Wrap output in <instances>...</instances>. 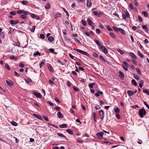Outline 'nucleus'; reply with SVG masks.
I'll return each mask as SVG.
<instances>
[{"mask_svg": "<svg viewBox=\"0 0 149 149\" xmlns=\"http://www.w3.org/2000/svg\"><path fill=\"white\" fill-rule=\"evenodd\" d=\"M146 112L144 109H141L139 110V115L141 118H143L145 115Z\"/></svg>", "mask_w": 149, "mask_h": 149, "instance_id": "1", "label": "nucleus"}, {"mask_svg": "<svg viewBox=\"0 0 149 149\" xmlns=\"http://www.w3.org/2000/svg\"><path fill=\"white\" fill-rule=\"evenodd\" d=\"M74 49L75 50H76V51H77V52L79 53H81L82 54L86 55L88 57H89L90 56L89 55L87 52H86L77 49Z\"/></svg>", "mask_w": 149, "mask_h": 149, "instance_id": "2", "label": "nucleus"}, {"mask_svg": "<svg viewBox=\"0 0 149 149\" xmlns=\"http://www.w3.org/2000/svg\"><path fill=\"white\" fill-rule=\"evenodd\" d=\"M104 133L103 132H98L96 134L97 138L101 140L103 138V136Z\"/></svg>", "mask_w": 149, "mask_h": 149, "instance_id": "3", "label": "nucleus"}, {"mask_svg": "<svg viewBox=\"0 0 149 149\" xmlns=\"http://www.w3.org/2000/svg\"><path fill=\"white\" fill-rule=\"evenodd\" d=\"M99 113L100 116V119L102 120L104 117V113L103 110H101L99 111Z\"/></svg>", "mask_w": 149, "mask_h": 149, "instance_id": "4", "label": "nucleus"}, {"mask_svg": "<svg viewBox=\"0 0 149 149\" xmlns=\"http://www.w3.org/2000/svg\"><path fill=\"white\" fill-rule=\"evenodd\" d=\"M101 49L103 52L105 54L108 53V50L104 46V45L101 46Z\"/></svg>", "mask_w": 149, "mask_h": 149, "instance_id": "5", "label": "nucleus"}, {"mask_svg": "<svg viewBox=\"0 0 149 149\" xmlns=\"http://www.w3.org/2000/svg\"><path fill=\"white\" fill-rule=\"evenodd\" d=\"M65 40L68 43L72 44V42L71 40V39H70L67 37H65L64 38Z\"/></svg>", "mask_w": 149, "mask_h": 149, "instance_id": "6", "label": "nucleus"}, {"mask_svg": "<svg viewBox=\"0 0 149 149\" xmlns=\"http://www.w3.org/2000/svg\"><path fill=\"white\" fill-rule=\"evenodd\" d=\"M33 94L34 95H35L36 97L39 98H41L42 97L41 94L40 93H38V92H33Z\"/></svg>", "mask_w": 149, "mask_h": 149, "instance_id": "7", "label": "nucleus"}, {"mask_svg": "<svg viewBox=\"0 0 149 149\" xmlns=\"http://www.w3.org/2000/svg\"><path fill=\"white\" fill-rule=\"evenodd\" d=\"M86 6L88 8L90 7L91 6V0H87Z\"/></svg>", "mask_w": 149, "mask_h": 149, "instance_id": "8", "label": "nucleus"}, {"mask_svg": "<svg viewBox=\"0 0 149 149\" xmlns=\"http://www.w3.org/2000/svg\"><path fill=\"white\" fill-rule=\"evenodd\" d=\"M10 24H15L19 22V21L16 20L15 21H14L13 20H11L10 21Z\"/></svg>", "mask_w": 149, "mask_h": 149, "instance_id": "9", "label": "nucleus"}, {"mask_svg": "<svg viewBox=\"0 0 149 149\" xmlns=\"http://www.w3.org/2000/svg\"><path fill=\"white\" fill-rule=\"evenodd\" d=\"M57 117L59 118H62L63 117V115L60 112L58 111L57 114Z\"/></svg>", "mask_w": 149, "mask_h": 149, "instance_id": "10", "label": "nucleus"}, {"mask_svg": "<svg viewBox=\"0 0 149 149\" xmlns=\"http://www.w3.org/2000/svg\"><path fill=\"white\" fill-rule=\"evenodd\" d=\"M6 81L7 84L8 86H10L13 85V82L11 80L8 81L6 80Z\"/></svg>", "mask_w": 149, "mask_h": 149, "instance_id": "11", "label": "nucleus"}, {"mask_svg": "<svg viewBox=\"0 0 149 149\" xmlns=\"http://www.w3.org/2000/svg\"><path fill=\"white\" fill-rule=\"evenodd\" d=\"M33 115L37 118L39 119L40 120H42V118L40 115L36 114H33Z\"/></svg>", "mask_w": 149, "mask_h": 149, "instance_id": "12", "label": "nucleus"}, {"mask_svg": "<svg viewBox=\"0 0 149 149\" xmlns=\"http://www.w3.org/2000/svg\"><path fill=\"white\" fill-rule=\"evenodd\" d=\"M127 93L129 96H132L134 94L133 91H132L128 90L127 91Z\"/></svg>", "mask_w": 149, "mask_h": 149, "instance_id": "13", "label": "nucleus"}, {"mask_svg": "<svg viewBox=\"0 0 149 149\" xmlns=\"http://www.w3.org/2000/svg\"><path fill=\"white\" fill-rule=\"evenodd\" d=\"M93 116L94 119V120L95 122V123H96L97 122V118L96 114L95 112H93Z\"/></svg>", "mask_w": 149, "mask_h": 149, "instance_id": "14", "label": "nucleus"}, {"mask_svg": "<svg viewBox=\"0 0 149 149\" xmlns=\"http://www.w3.org/2000/svg\"><path fill=\"white\" fill-rule=\"evenodd\" d=\"M142 27L143 29L145 30L146 32H148V29L147 28V27L146 25H144L142 26Z\"/></svg>", "mask_w": 149, "mask_h": 149, "instance_id": "15", "label": "nucleus"}, {"mask_svg": "<svg viewBox=\"0 0 149 149\" xmlns=\"http://www.w3.org/2000/svg\"><path fill=\"white\" fill-rule=\"evenodd\" d=\"M87 22L88 24L90 26H91L93 24V22L89 19H87Z\"/></svg>", "mask_w": 149, "mask_h": 149, "instance_id": "16", "label": "nucleus"}, {"mask_svg": "<svg viewBox=\"0 0 149 149\" xmlns=\"http://www.w3.org/2000/svg\"><path fill=\"white\" fill-rule=\"evenodd\" d=\"M144 81L142 80H141L140 81L139 86L140 88H142L143 85Z\"/></svg>", "mask_w": 149, "mask_h": 149, "instance_id": "17", "label": "nucleus"}, {"mask_svg": "<svg viewBox=\"0 0 149 149\" xmlns=\"http://www.w3.org/2000/svg\"><path fill=\"white\" fill-rule=\"evenodd\" d=\"M137 53L139 56L141 58H144V56L139 51H138L137 52Z\"/></svg>", "mask_w": 149, "mask_h": 149, "instance_id": "18", "label": "nucleus"}, {"mask_svg": "<svg viewBox=\"0 0 149 149\" xmlns=\"http://www.w3.org/2000/svg\"><path fill=\"white\" fill-rule=\"evenodd\" d=\"M130 54L132 58L135 59H136V57L133 53L132 52H130Z\"/></svg>", "mask_w": 149, "mask_h": 149, "instance_id": "19", "label": "nucleus"}, {"mask_svg": "<svg viewBox=\"0 0 149 149\" xmlns=\"http://www.w3.org/2000/svg\"><path fill=\"white\" fill-rule=\"evenodd\" d=\"M93 13L96 16H97L98 17H100V14H99V12L98 11H93Z\"/></svg>", "mask_w": 149, "mask_h": 149, "instance_id": "20", "label": "nucleus"}, {"mask_svg": "<svg viewBox=\"0 0 149 149\" xmlns=\"http://www.w3.org/2000/svg\"><path fill=\"white\" fill-rule=\"evenodd\" d=\"M49 51L52 53H53L54 54H57V53L54 52V50L53 48H50L49 49Z\"/></svg>", "mask_w": 149, "mask_h": 149, "instance_id": "21", "label": "nucleus"}, {"mask_svg": "<svg viewBox=\"0 0 149 149\" xmlns=\"http://www.w3.org/2000/svg\"><path fill=\"white\" fill-rule=\"evenodd\" d=\"M119 74H120V76L121 78H123L124 77V74L123 72H122L121 71H119Z\"/></svg>", "mask_w": 149, "mask_h": 149, "instance_id": "22", "label": "nucleus"}, {"mask_svg": "<svg viewBox=\"0 0 149 149\" xmlns=\"http://www.w3.org/2000/svg\"><path fill=\"white\" fill-rule=\"evenodd\" d=\"M67 132L71 135H72L73 133L72 130H71L70 129H68L66 130Z\"/></svg>", "mask_w": 149, "mask_h": 149, "instance_id": "23", "label": "nucleus"}, {"mask_svg": "<svg viewBox=\"0 0 149 149\" xmlns=\"http://www.w3.org/2000/svg\"><path fill=\"white\" fill-rule=\"evenodd\" d=\"M48 40L51 42H52L54 40V38L52 36H49L48 38Z\"/></svg>", "mask_w": 149, "mask_h": 149, "instance_id": "24", "label": "nucleus"}, {"mask_svg": "<svg viewBox=\"0 0 149 149\" xmlns=\"http://www.w3.org/2000/svg\"><path fill=\"white\" fill-rule=\"evenodd\" d=\"M143 92L144 93L149 95V90L148 89H144L143 90Z\"/></svg>", "mask_w": 149, "mask_h": 149, "instance_id": "25", "label": "nucleus"}, {"mask_svg": "<svg viewBox=\"0 0 149 149\" xmlns=\"http://www.w3.org/2000/svg\"><path fill=\"white\" fill-rule=\"evenodd\" d=\"M142 14L145 17H148V14L147 12L145 11H143L142 12Z\"/></svg>", "mask_w": 149, "mask_h": 149, "instance_id": "26", "label": "nucleus"}, {"mask_svg": "<svg viewBox=\"0 0 149 149\" xmlns=\"http://www.w3.org/2000/svg\"><path fill=\"white\" fill-rule=\"evenodd\" d=\"M132 84L133 85L135 86H136L137 85V84L136 83V81L134 79H132Z\"/></svg>", "mask_w": 149, "mask_h": 149, "instance_id": "27", "label": "nucleus"}, {"mask_svg": "<svg viewBox=\"0 0 149 149\" xmlns=\"http://www.w3.org/2000/svg\"><path fill=\"white\" fill-rule=\"evenodd\" d=\"M61 13H56L55 15V18H58L59 17H61Z\"/></svg>", "mask_w": 149, "mask_h": 149, "instance_id": "28", "label": "nucleus"}, {"mask_svg": "<svg viewBox=\"0 0 149 149\" xmlns=\"http://www.w3.org/2000/svg\"><path fill=\"white\" fill-rule=\"evenodd\" d=\"M119 31L123 35H125V32L124 30L120 28L119 29Z\"/></svg>", "mask_w": 149, "mask_h": 149, "instance_id": "29", "label": "nucleus"}, {"mask_svg": "<svg viewBox=\"0 0 149 149\" xmlns=\"http://www.w3.org/2000/svg\"><path fill=\"white\" fill-rule=\"evenodd\" d=\"M21 3L23 5H27L29 2L27 1L24 0L22 1Z\"/></svg>", "mask_w": 149, "mask_h": 149, "instance_id": "30", "label": "nucleus"}, {"mask_svg": "<svg viewBox=\"0 0 149 149\" xmlns=\"http://www.w3.org/2000/svg\"><path fill=\"white\" fill-rule=\"evenodd\" d=\"M67 126V124H64L59 125L60 127L61 128H64L66 127Z\"/></svg>", "mask_w": 149, "mask_h": 149, "instance_id": "31", "label": "nucleus"}, {"mask_svg": "<svg viewBox=\"0 0 149 149\" xmlns=\"http://www.w3.org/2000/svg\"><path fill=\"white\" fill-rule=\"evenodd\" d=\"M114 111L117 113H118L120 112V111L118 108H116L114 109Z\"/></svg>", "mask_w": 149, "mask_h": 149, "instance_id": "32", "label": "nucleus"}, {"mask_svg": "<svg viewBox=\"0 0 149 149\" xmlns=\"http://www.w3.org/2000/svg\"><path fill=\"white\" fill-rule=\"evenodd\" d=\"M45 8L46 9H48L50 8V4L48 3H47L45 7Z\"/></svg>", "mask_w": 149, "mask_h": 149, "instance_id": "33", "label": "nucleus"}, {"mask_svg": "<svg viewBox=\"0 0 149 149\" xmlns=\"http://www.w3.org/2000/svg\"><path fill=\"white\" fill-rule=\"evenodd\" d=\"M48 68L49 70L52 72H54V69L51 66L49 65L48 66Z\"/></svg>", "mask_w": 149, "mask_h": 149, "instance_id": "34", "label": "nucleus"}, {"mask_svg": "<svg viewBox=\"0 0 149 149\" xmlns=\"http://www.w3.org/2000/svg\"><path fill=\"white\" fill-rule=\"evenodd\" d=\"M10 123L11 124L15 126H17V123L16 122L14 121H11Z\"/></svg>", "mask_w": 149, "mask_h": 149, "instance_id": "35", "label": "nucleus"}, {"mask_svg": "<svg viewBox=\"0 0 149 149\" xmlns=\"http://www.w3.org/2000/svg\"><path fill=\"white\" fill-rule=\"evenodd\" d=\"M136 70L137 73L139 75H141V72L140 69L139 68H136Z\"/></svg>", "mask_w": 149, "mask_h": 149, "instance_id": "36", "label": "nucleus"}, {"mask_svg": "<svg viewBox=\"0 0 149 149\" xmlns=\"http://www.w3.org/2000/svg\"><path fill=\"white\" fill-rule=\"evenodd\" d=\"M106 28L109 31H112L113 29L110 27L109 26V25H107L106 26Z\"/></svg>", "mask_w": 149, "mask_h": 149, "instance_id": "37", "label": "nucleus"}, {"mask_svg": "<svg viewBox=\"0 0 149 149\" xmlns=\"http://www.w3.org/2000/svg\"><path fill=\"white\" fill-rule=\"evenodd\" d=\"M10 58L11 59H14L15 61H16L17 60V58L16 57H15L14 55L10 56Z\"/></svg>", "mask_w": 149, "mask_h": 149, "instance_id": "38", "label": "nucleus"}, {"mask_svg": "<svg viewBox=\"0 0 149 149\" xmlns=\"http://www.w3.org/2000/svg\"><path fill=\"white\" fill-rule=\"evenodd\" d=\"M40 53L38 52H36L34 53L33 56H35L37 55L40 56Z\"/></svg>", "mask_w": 149, "mask_h": 149, "instance_id": "39", "label": "nucleus"}, {"mask_svg": "<svg viewBox=\"0 0 149 149\" xmlns=\"http://www.w3.org/2000/svg\"><path fill=\"white\" fill-rule=\"evenodd\" d=\"M113 29L116 32H118L120 28H118L116 27L113 26Z\"/></svg>", "mask_w": 149, "mask_h": 149, "instance_id": "40", "label": "nucleus"}, {"mask_svg": "<svg viewBox=\"0 0 149 149\" xmlns=\"http://www.w3.org/2000/svg\"><path fill=\"white\" fill-rule=\"evenodd\" d=\"M24 10H18L17 11V13L19 14H23Z\"/></svg>", "mask_w": 149, "mask_h": 149, "instance_id": "41", "label": "nucleus"}, {"mask_svg": "<svg viewBox=\"0 0 149 149\" xmlns=\"http://www.w3.org/2000/svg\"><path fill=\"white\" fill-rule=\"evenodd\" d=\"M95 42L97 44L98 46H100L101 45V44L100 43V42L98 40H97L96 39H95L94 40Z\"/></svg>", "mask_w": 149, "mask_h": 149, "instance_id": "42", "label": "nucleus"}, {"mask_svg": "<svg viewBox=\"0 0 149 149\" xmlns=\"http://www.w3.org/2000/svg\"><path fill=\"white\" fill-rule=\"evenodd\" d=\"M20 17L24 19H26V17L24 15H20Z\"/></svg>", "mask_w": 149, "mask_h": 149, "instance_id": "43", "label": "nucleus"}, {"mask_svg": "<svg viewBox=\"0 0 149 149\" xmlns=\"http://www.w3.org/2000/svg\"><path fill=\"white\" fill-rule=\"evenodd\" d=\"M57 134L59 136L61 137H63V138H65L66 139V137L63 134L61 133H58Z\"/></svg>", "mask_w": 149, "mask_h": 149, "instance_id": "44", "label": "nucleus"}, {"mask_svg": "<svg viewBox=\"0 0 149 149\" xmlns=\"http://www.w3.org/2000/svg\"><path fill=\"white\" fill-rule=\"evenodd\" d=\"M0 37L2 38H4V34L3 32H1L0 33Z\"/></svg>", "mask_w": 149, "mask_h": 149, "instance_id": "45", "label": "nucleus"}, {"mask_svg": "<svg viewBox=\"0 0 149 149\" xmlns=\"http://www.w3.org/2000/svg\"><path fill=\"white\" fill-rule=\"evenodd\" d=\"M125 16L126 17V18H129L130 17V15L129 13L127 12L126 11L125 12Z\"/></svg>", "mask_w": 149, "mask_h": 149, "instance_id": "46", "label": "nucleus"}, {"mask_svg": "<svg viewBox=\"0 0 149 149\" xmlns=\"http://www.w3.org/2000/svg\"><path fill=\"white\" fill-rule=\"evenodd\" d=\"M134 78L136 80H139V76L137 75L136 74H134Z\"/></svg>", "mask_w": 149, "mask_h": 149, "instance_id": "47", "label": "nucleus"}, {"mask_svg": "<svg viewBox=\"0 0 149 149\" xmlns=\"http://www.w3.org/2000/svg\"><path fill=\"white\" fill-rule=\"evenodd\" d=\"M36 28L35 26H33V27L30 30L31 32L33 33L34 32Z\"/></svg>", "mask_w": 149, "mask_h": 149, "instance_id": "48", "label": "nucleus"}, {"mask_svg": "<svg viewBox=\"0 0 149 149\" xmlns=\"http://www.w3.org/2000/svg\"><path fill=\"white\" fill-rule=\"evenodd\" d=\"M81 22L84 26H86V21H84L83 20H82L81 21Z\"/></svg>", "mask_w": 149, "mask_h": 149, "instance_id": "49", "label": "nucleus"}, {"mask_svg": "<svg viewBox=\"0 0 149 149\" xmlns=\"http://www.w3.org/2000/svg\"><path fill=\"white\" fill-rule=\"evenodd\" d=\"M23 14L24 15H27L30 14V13L28 12V11H25L24 10Z\"/></svg>", "mask_w": 149, "mask_h": 149, "instance_id": "50", "label": "nucleus"}, {"mask_svg": "<svg viewBox=\"0 0 149 149\" xmlns=\"http://www.w3.org/2000/svg\"><path fill=\"white\" fill-rule=\"evenodd\" d=\"M110 35L111 37L113 38H115V35L113 33L111 32H110Z\"/></svg>", "mask_w": 149, "mask_h": 149, "instance_id": "51", "label": "nucleus"}, {"mask_svg": "<svg viewBox=\"0 0 149 149\" xmlns=\"http://www.w3.org/2000/svg\"><path fill=\"white\" fill-rule=\"evenodd\" d=\"M118 51L121 54L123 55L124 54V52L121 50L120 49H118Z\"/></svg>", "mask_w": 149, "mask_h": 149, "instance_id": "52", "label": "nucleus"}, {"mask_svg": "<svg viewBox=\"0 0 149 149\" xmlns=\"http://www.w3.org/2000/svg\"><path fill=\"white\" fill-rule=\"evenodd\" d=\"M40 37L42 39H44L45 38V36L43 34H41L40 35Z\"/></svg>", "mask_w": 149, "mask_h": 149, "instance_id": "53", "label": "nucleus"}, {"mask_svg": "<svg viewBox=\"0 0 149 149\" xmlns=\"http://www.w3.org/2000/svg\"><path fill=\"white\" fill-rule=\"evenodd\" d=\"M10 13L11 15H15L16 14V12L15 11H12L10 12Z\"/></svg>", "mask_w": 149, "mask_h": 149, "instance_id": "54", "label": "nucleus"}, {"mask_svg": "<svg viewBox=\"0 0 149 149\" xmlns=\"http://www.w3.org/2000/svg\"><path fill=\"white\" fill-rule=\"evenodd\" d=\"M62 9L66 13L68 17L69 16V14L68 13V11L64 8H63Z\"/></svg>", "mask_w": 149, "mask_h": 149, "instance_id": "55", "label": "nucleus"}, {"mask_svg": "<svg viewBox=\"0 0 149 149\" xmlns=\"http://www.w3.org/2000/svg\"><path fill=\"white\" fill-rule=\"evenodd\" d=\"M95 108L97 110H98L100 109V107L98 105H96L95 106Z\"/></svg>", "mask_w": 149, "mask_h": 149, "instance_id": "56", "label": "nucleus"}, {"mask_svg": "<svg viewBox=\"0 0 149 149\" xmlns=\"http://www.w3.org/2000/svg\"><path fill=\"white\" fill-rule=\"evenodd\" d=\"M93 85H94V83H90L88 84V86L91 88H92L93 87Z\"/></svg>", "mask_w": 149, "mask_h": 149, "instance_id": "57", "label": "nucleus"}, {"mask_svg": "<svg viewBox=\"0 0 149 149\" xmlns=\"http://www.w3.org/2000/svg\"><path fill=\"white\" fill-rule=\"evenodd\" d=\"M129 6L130 8H131L132 10H133L134 9V7H133V5L132 3H130Z\"/></svg>", "mask_w": 149, "mask_h": 149, "instance_id": "58", "label": "nucleus"}, {"mask_svg": "<svg viewBox=\"0 0 149 149\" xmlns=\"http://www.w3.org/2000/svg\"><path fill=\"white\" fill-rule=\"evenodd\" d=\"M116 116L118 119H120V116L118 113H116Z\"/></svg>", "mask_w": 149, "mask_h": 149, "instance_id": "59", "label": "nucleus"}, {"mask_svg": "<svg viewBox=\"0 0 149 149\" xmlns=\"http://www.w3.org/2000/svg\"><path fill=\"white\" fill-rule=\"evenodd\" d=\"M15 43L16 44L15 45V46H16L18 47H20V42L18 41H17V42H16Z\"/></svg>", "mask_w": 149, "mask_h": 149, "instance_id": "60", "label": "nucleus"}, {"mask_svg": "<svg viewBox=\"0 0 149 149\" xmlns=\"http://www.w3.org/2000/svg\"><path fill=\"white\" fill-rule=\"evenodd\" d=\"M25 81L27 83H29V82H32V80H31V79L29 78L28 79V80L25 79Z\"/></svg>", "mask_w": 149, "mask_h": 149, "instance_id": "61", "label": "nucleus"}, {"mask_svg": "<svg viewBox=\"0 0 149 149\" xmlns=\"http://www.w3.org/2000/svg\"><path fill=\"white\" fill-rule=\"evenodd\" d=\"M123 63L126 67H128L129 66L128 64L126 61H124Z\"/></svg>", "mask_w": 149, "mask_h": 149, "instance_id": "62", "label": "nucleus"}, {"mask_svg": "<svg viewBox=\"0 0 149 149\" xmlns=\"http://www.w3.org/2000/svg\"><path fill=\"white\" fill-rule=\"evenodd\" d=\"M5 67L6 68L9 70H10V68L9 66V65L7 64H5Z\"/></svg>", "mask_w": 149, "mask_h": 149, "instance_id": "63", "label": "nucleus"}, {"mask_svg": "<svg viewBox=\"0 0 149 149\" xmlns=\"http://www.w3.org/2000/svg\"><path fill=\"white\" fill-rule=\"evenodd\" d=\"M144 104L146 106V107L148 109H149V105L147 104V103L146 102H144Z\"/></svg>", "mask_w": 149, "mask_h": 149, "instance_id": "64", "label": "nucleus"}]
</instances>
